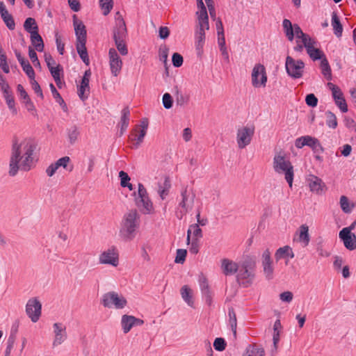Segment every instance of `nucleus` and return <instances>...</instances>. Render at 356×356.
Segmentation results:
<instances>
[{
  "label": "nucleus",
  "mask_w": 356,
  "mask_h": 356,
  "mask_svg": "<svg viewBox=\"0 0 356 356\" xmlns=\"http://www.w3.org/2000/svg\"><path fill=\"white\" fill-rule=\"evenodd\" d=\"M36 145L31 139H25L19 142L17 138L13 140L12 152L10 159L9 175L15 176L19 168L29 171L34 163L33 152Z\"/></svg>",
  "instance_id": "1"
},
{
  "label": "nucleus",
  "mask_w": 356,
  "mask_h": 356,
  "mask_svg": "<svg viewBox=\"0 0 356 356\" xmlns=\"http://www.w3.org/2000/svg\"><path fill=\"white\" fill-rule=\"evenodd\" d=\"M140 226V215L136 209L126 213L122 220L120 236L124 241H132L136 236Z\"/></svg>",
  "instance_id": "2"
},
{
  "label": "nucleus",
  "mask_w": 356,
  "mask_h": 356,
  "mask_svg": "<svg viewBox=\"0 0 356 356\" xmlns=\"http://www.w3.org/2000/svg\"><path fill=\"white\" fill-rule=\"evenodd\" d=\"M273 168L276 172L284 174L285 179L290 187H292L294 172L291 163L285 159L284 156L276 155L273 159Z\"/></svg>",
  "instance_id": "3"
},
{
  "label": "nucleus",
  "mask_w": 356,
  "mask_h": 356,
  "mask_svg": "<svg viewBox=\"0 0 356 356\" xmlns=\"http://www.w3.org/2000/svg\"><path fill=\"white\" fill-rule=\"evenodd\" d=\"M195 195L188 190V187H184L181 191V200L178 204L177 210L176 211L175 215L179 220L182 219L183 217L192 209Z\"/></svg>",
  "instance_id": "4"
},
{
  "label": "nucleus",
  "mask_w": 356,
  "mask_h": 356,
  "mask_svg": "<svg viewBox=\"0 0 356 356\" xmlns=\"http://www.w3.org/2000/svg\"><path fill=\"white\" fill-rule=\"evenodd\" d=\"M102 304L104 307H115L117 309H123L127 304L126 298L115 291H110L102 296Z\"/></svg>",
  "instance_id": "5"
},
{
  "label": "nucleus",
  "mask_w": 356,
  "mask_h": 356,
  "mask_svg": "<svg viewBox=\"0 0 356 356\" xmlns=\"http://www.w3.org/2000/svg\"><path fill=\"white\" fill-rule=\"evenodd\" d=\"M136 203L138 207H143L142 211L144 213H151L154 210L153 204L147 190L141 183L138 185V197H136Z\"/></svg>",
  "instance_id": "6"
},
{
  "label": "nucleus",
  "mask_w": 356,
  "mask_h": 356,
  "mask_svg": "<svg viewBox=\"0 0 356 356\" xmlns=\"http://www.w3.org/2000/svg\"><path fill=\"white\" fill-rule=\"evenodd\" d=\"M285 67L288 75L293 79L302 76L305 63L302 60H295L290 56L286 58Z\"/></svg>",
  "instance_id": "7"
},
{
  "label": "nucleus",
  "mask_w": 356,
  "mask_h": 356,
  "mask_svg": "<svg viewBox=\"0 0 356 356\" xmlns=\"http://www.w3.org/2000/svg\"><path fill=\"white\" fill-rule=\"evenodd\" d=\"M254 134V125H247L238 129L236 142L239 149H244L249 145Z\"/></svg>",
  "instance_id": "8"
},
{
  "label": "nucleus",
  "mask_w": 356,
  "mask_h": 356,
  "mask_svg": "<svg viewBox=\"0 0 356 356\" xmlns=\"http://www.w3.org/2000/svg\"><path fill=\"white\" fill-rule=\"evenodd\" d=\"M99 262L102 264H108L114 267L119 264V253L115 246L103 251L99 257Z\"/></svg>",
  "instance_id": "9"
},
{
  "label": "nucleus",
  "mask_w": 356,
  "mask_h": 356,
  "mask_svg": "<svg viewBox=\"0 0 356 356\" xmlns=\"http://www.w3.org/2000/svg\"><path fill=\"white\" fill-rule=\"evenodd\" d=\"M267 82V75L265 67L260 64H256L252 72V84L254 87H265Z\"/></svg>",
  "instance_id": "10"
},
{
  "label": "nucleus",
  "mask_w": 356,
  "mask_h": 356,
  "mask_svg": "<svg viewBox=\"0 0 356 356\" xmlns=\"http://www.w3.org/2000/svg\"><path fill=\"white\" fill-rule=\"evenodd\" d=\"M42 305L36 298H31L26 305V313L31 321L36 323L41 316Z\"/></svg>",
  "instance_id": "11"
},
{
  "label": "nucleus",
  "mask_w": 356,
  "mask_h": 356,
  "mask_svg": "<svg viewBox=\"0 0 356 356\" xmlns=\"http://www.w3.org/2000/svg\"><path fill=\"white\" fill-rule=\"evenodd\" d=\"M91 76L90 70L85 71L84 74L81 79L80 84L77 86V94L79 97L83 101L88 99L90 95V79Z\"/></svg>",
  "instance_id": "12"
},
{
  "label": "nucleus",
  "mask_w": 356,
  "mask_h": 356,
  "mask_svg": "<svg viewBox=\"0 0 356 356\" xmlns=\"http://www.w3.org/2000/svg\"><path fill=\"white\" fill-rule=\"evenodd\" d=\"M261 260L266 278L268 280H272L273 278L274 266L269 249H266L263 252Z\"/></svg>",
  "instance_id": "13"
},
{
  "label": "nucleus",
  "mask_w": 356,
  "mask_h": 356,
  "mask_svg": "<svg viewBox=\"0 0 356 356\" xmlns=\"http://www.w3.org/2000/svg\"><path fill=\"white\" fill-rule=\"evenodd\" d=\"M327 86L332 91L336 105L340 108L341 112L346 113L348 111V106L341 90L330 82L327 83Z\"/></svg>",
  "instance_id": "14"
},
{
  "label": "nucleus",
  "mask_w": 356,
  "mask_h": 356,
  "mask_svg": "<svg viewBox=\"0 0 356 356\" xmlns=\"http://www.w3.org/2000/svg\"><path fill=\"white\" fill-rule=\"evenodd\" d=\"M109 56V65L111 68V74L114 76H117L122 67V61L120 58L117 51L114 48H111L108 51Z\"/></svg>",
  "instance_id": "15"
},
{
  "label": "nucleus",
  "mask_w": 356,
  "mask_h": 356,
  "mask_svg": "<svg viewBox=\"0 0 356 356\" xmlns=\"http://www.w3.org/2000/svg\"><path fill=\"white\" fill-rule=\"evenodd\" d=\"M339 237L347 250L350 251L356 250L355 234L350 232L348 229H342L339 233Z\"/></svg>",
  "instance_id": "16"
},
{
  "label": "nucleus",
  "mask_w": 356,
  "mask_h": 356,
  "mask_svg": "<svg viewBox=\"0 0 356 356\" xmlns=\"http://www.w3.org/2000/svg\"><path fill=\"white\" fill-rule=\"evenodd\" d=\"M199 282L202 298H204L206 304L208 306H211L212 305L213 294L210 289L207 279L204 276H202L200 277Z\"/></svg>",
  "instance_id": "17"
},
{
  "label": "nucleus",
  "mask_w": 356,
  "mask_h": 356,
  "mask_svg": "<svg viewBox=\"0 0 356 356\" xmlns=\"http://www.w3.org/2000/svg\"><path fill=\"white\" fill-rule=\"evenodd\" d=\"M311 191L318 194L321 193L325 188V184L323 180L314 175H308L307 178Z\"/></svg>",
  "instance_id": "18"
},
{
  "label": "nucleus",
  "mask_w": 356,
  "mask_h": 356,
  "mask_svg": "<svg viewBox=\"0 0 356 356\" xmlns=\"http://www.w3.org/2000/svg\"><path fill=\"white\" fill-rule=\"evenodd\" d=\"M316 41L313 39L307 44H305V48L307 50V53L313 60H322L325 57L324 53L319 49L316 48Z\"/></svg>",
  "instance_id": "19"
},
{
  "label": "nucleus",
  "mask_w": 356,
  "mask_h": 356,
  "mask_svg": "<svg viewBox=\"0 0 356 356\" xmlns=\"http://www.w3.org/2000/svg\"><path fill=\"white\" fill-rule=\"evenodd\" d=\"M73 24L76 42L86 41L87 32L86 26L81 20L77 19L75 15L73 16Z\"/></svg>",
  "instance_id": "20"
},
{
  "label": "nucleus",
  "mask_w": 356,
  "mask_h": 356,
  "mask_svg": "<svg viewBox=\"0 0 356 356\" xmlns=\"http://www.w3.org/2000/svg\"><path fill=\"white\" fill-rule=\"evenodd\" d=\"M55 339L53 342L54 346H57L61 344L67 338L65 332V327L60 323H55L54 324Z\"/></svg>",
  "instance_id": "21"
},
{
  "label": "nucleus",
  "mask_w": 356,
  "mask_h": 356,
  "mask_svg": "<svg viewBox=\"0 0 356 356\" xmlns=\"http://www.w3.org/2000/svg\"><path fill=\"white\" fill-rule=\"evenodd\" d=\"M15 53L17 60L20 63L24 72L26 74L30 79H33L35 78V74L33 67L31 65L29 62L22 56L19 51H15Z\"/></svg>",
  "instance_id": "22"
},
{
  "label": "nucleus",
  "mask_w": 356,
  "mask_h": 356,
  "mask_svg": "<svg viewBox=\"0 0 356 356\" xmlns=\"http://www.w3.org/2000/svg\"><path fill=\"white\" fill-rule=\"evenodd\" d=\"M221 268L225 275H232L238 272L239 265L228 259H223L221 261Z\"/></svg>",
  "instance_id": "23"
},
{
  "label": "nucleus",
  "mask_w": 356,
  "mask_h": 356,
  "mask_svg": "<svg viewBox=\"0 0 356 356\" xmlns=\"http://www.w3.org/2000/svg\"><path fill=\"white\" fill-rule=\"evenodd\" d=\"M0 14L6 26L10 30H14L15 28L14 19L12 15L8 13L3 1L0 2Z\"/></svg>",
  "instance_id": "24"
},
{
  "label": "nucleus",
  "mask_w": 356,
  "mask_h": 356,
  "mask_svg": "<svg viewBox=\"0 0 356 356\" xmlns=\"http://www.w3.org/2000/svg\"><path fill=\"white\" fill-rule=\"evenodd\" d=\"M138 127L136 126L135 129H134L129 136V140L132 143V145L134 148L137 149L140 145L143 143V138L146 135L145 130H140L139 134H137L138 131Z\"/></svg>",
  "instance_id": "25"
},
{
  "label": "nucleus",
  "mask_w": 356,
  "mask_h": 356,
  "mask_svg": "<svg viewBox=\"0 0 356 356\" xmlns=\"http://www.w3.org/2000/svg\"><path fill=\"white\" fill-rule=\"evenodd\" d=\"M127 35V30L125 22H120L115 24L113 29V38L114 40H125Z\"/></svg>",
  "instance_id": "26"
},
{
  "label": "nucleus",
  "mask_w": 356,
  "mask_h": 356,
  "mask_svg": "<svg viewBox=\"0 0 356 356\" xmlns=\"http://www.w3.org/2000/svg\"><path fill=\"white\" fill-rule=\"evenodd\" d=\"M86 41L76 42V49L82 61L86 65H90V59L86 47Z\"/></svg>",
  "instance_id": "27"
},
{
  "label": "nucleus",
  "mask_w": 356,
  "mask_h": 356,
  "mask_svg": "<svg viewBox=\"0 0 356 356\" xmlns=\"http://www.w3.org/2000/svg\"><path fill=\"white\" fill-rule=\"evenodd\" d=\"M205 42V33L201 31H197L195 33V49L198 57L203 54V47Z\"/></svg>",
  "instance_id": "28"
},
{
  "label": "nucleus",
  "mask_w": 356,
  "mask_h": 356,
  "mask_svg": "<svg viewBox=\"0 0 356 356\" xmlns=\"http://www.w3.org/2000/svg\"><path fill=\"white\" fill-rule=\"evenodd\" d=\"M264 349L255 343L250 344L246 348L245 353L243 356H265Z\"/></svg>",
  "instance_id": "29"
},
{
  "label": "nucleus",
  "mask_w": 356,
  "mask_h": 356,
  "mask_svg": "<svg viewBox=\"0 0 356 356\" xmlns=\"http://www.w3.org/2000/svg\"><path fill=\"white\" fill-rule=\"evenodd\" d=\"M331 24L333 28L334 35L339 38L342 35L343 26L339 20V17L337 12H332Z\"/></svg>",
  "instance_id": "30"
},
{
  "label": "nucleus",
  "mask_w": 356,
  "mask_h": 356,
  "mask_svg": "<svg viewBox=\"0 0 356 356\" xmlns=\"http://www.w3.org/2000/svg\"><path fill=\"white\" fill-rule=\"evenodd\" d=\"M31 41L32 44L35 48V50H37L39 52L43 51L44 42L42 37L38 33V31H36V30H35L31 33Z\"/></svg>",
  "instance_id": "31"
},
{
  "label": "nucleus",
  "mask_w": 356,
  "mask_h": 356,
  "mask_svg": "<svg viewBox=\"0 0 356 356\" xmlns=\"http://www.w3.org/2000/svg\"><path fill=\"white\" fill-rule=\"evenodd\" d=\"M298 241L302 244L303 247L309 245L310 236L309 234V227L306 225H302L299 228Z\"/></svg>",
  "instance_id": "32"
},
{
  "label": "nucleus",
  "mask_w": 356,
  "mask_h": 356,
  "mask_svg": "<svg viewBox=\"0 0 356 356\" xmlns=\"http://www.w3.org/2000/svg\"><path fill=\"white\" fill-rule=\"evenodd\" d=\"M193 232V238H197L199 240L200 238H202V230L199 227L198 224H193L190 225L188 231H187V238H186V243L187 244H190L191 241V234Z\"/></svg>",
  "instance_id": "33"
},
{
  "label": "nucleus",
  "mask_w": 356,
  "mask_h": 356,
  "mask_svg": "<svg viewBox=\"0 0 356 356\" xmlns=\"http://www.w3.org/2000/svg\"><path fill=\"white\" fill-rule=\"evenodd\" d=\"M181 296L187 305L191 307L194 306L192 290L187 286L184 285L180 290Z\"/></svg>",
  "instance_id": "34"
},
{
  "label": "nucleus",
  "mask_w": 356,
  "mask_h": 356,
  "mask_svg": "<svg viewBox=\"0 0 356 356\" xmlns=\"http://www.w3.org/2000/svg\"><path fill=\"white\" fill-rule=\"evenodd\" d=\"M171 183L170 178L168 177H165L163 185L159 184L158 193L162 200L165 199L168 195Z\"/></svg>",
  "instance_id": "35"
},
{
  "label": "nucleus",
  "mask_w": 356,
  "mask_h": 356,
  "mask_svg": "<svg viewBox=\"0 0 356 356\" xmlns=\"http://www.w3.org/2000/svg\"><path fill=\"white\" fill-rule=\"evenodd\" d=\"M133 316L124 314L122 316L121 325L124 333H128L134 326Z\"/></svg>",
  "instance_id": "36"
},
{
  "label": "nucleus",
  "mask_w": 356,
  "mask_h": 356,
  "mask_svg": "<svg viewBox=\"0 0 356 356\" xmlns=\"http://www.w3.org/2000/svg\"><path fill=\"white\" fill-rule=\"evenodd\" d=\"M320 67L321 70V73L324 76V77L330 81L332 79V70L326 57H324L321 60Z\"/></svg>",
  "instance_id": "37"
},
{
  "label": "nucleus",
  "mask_w": 356,
  "mask_h": 356,
  "mask_svg": "<svg viewBox=\"0 0 356 356\" xmlns=\"http://www.w3.org/2000/svg\"><path fill=\"white\" fill-rule=\"evenodd\" d=\"M282 26L286 38L289 41H292L294 38V24L293 25L289 19H284Z\"/></svg>",
  "instance_id": "38"
},
{
  "label": "nucleus",
  "mask_w": 356,
  "mask_h": 356,
  "mask_svg": "<svg viewBox=\"0 0 356 356\" xmlns=\"http://www.w3.org/2000/svg\"><path fill=\"white\" fill-rule=\"evenodd\" d=\"M228 316H229V323L231 327V330L233 332L234 339L236 338V327H237V320L236 313L233 307H229L228 309Z\"/></svg>",
  "instance_id": "39"
},
{
  "label": "nucleus",
  "mask_w": 356,
  "mask_h": 356,
  "mask_svg": "<svg viewBox=\"0 0 356 356\" xmlns=\"http://www.w3.org/2000/svg\"><path fill=\"white\" fill-rule=\"evenodd\" d=\"M293 33L294 36L296 35L297 38L301 39L302 42L304 44V45L309 42V41H311L312 40H313L309 35L303 33L301 28L297 24H294Z\"/></svg>",
  "instance_id": "40"
},
{
  "label": "nucleus",
  "mask_w": 356,
  "mask_h": 356,
  "mask_svg": "<svg viewBox=\"0 0 356 356\" xmlns=\"http://www.w3.org/2000/svg\"><path fill=\"white\" fill-rule=\"evenodd\" d=\"M236 277L238 280H249L251 281L254 277V271L239 267Z\"/></svg>",
  "instance_id": "41"
},
{
  "label": "nucleus",
  "mask_w": 356,
  "mask_h": 356,
  "mask_svg": "<svg viewBox=\"0 0 356 356\" xmlns=\"http://www.w3.org/2000/svg\"><path fill=\"white\" fill-rule=\"evenodd\" d=\"M308 147L312 149L313 153H323L324 152V148L323 147L320 141L318 139L314 137H312Z\"/></svg>",
  "instance_id": "42"
},
{
  "label": "nucleus",
  "mask_w": 356,
  "mask_h": 356,
  "mask_svg": "<svg viewBox=\"0 0 356 356\" xmlns=\"http://www.w3.org/2000/svg\"><path fill=\"white\" fill-rule=\"evenodd\" d=\"M24 29L31 34V32L36 30L38 31V26L36 24L35 19L32 17H28L24 23Z\"/></svg>",
  "instance_id": "43"
},
{
  "label": "nucleus",
  "mask_w": 356,
  "mask_h": 356,
  "mask_svg": "<svg viewBox=\"0 0 356 356\" xmlns=\"http://www.w3.org/2000/svg\"><path fill=\"white\" fill-rule=\"evenodd\" d=\"M3 97L6 99V104L8 106V108L12 111L13 113L16 114L17 113V109L15 106V99L13 95L12 91L6 92V93L3 94Z\"/></svg>",
  "instance_id": "44"
},
{
  "label": "nucleus",
  "mask_w": 356,
  "mask_h": 356,
  "mask_svg": "<svg viewBox=\"0 0 356 356\" xmlns=\"http://www.w3.org/2000/svg\"><path fill=\"white\" fill-rule=\"evenodd\" d=\"M239 267L254 271L256 261L254 259L248 257L241 263Z\"/></svg>",
  "instance_id": "45"
},
{
  "label": "nucleus",
  "mask_w": 356,
  "mask_h": 356,
  "mask_svg": "<svg viewBox=\"0 0 356 356\" xmlns=\"http://www.w3.org/2000/svg\"><path fill=\"white\" fill-rule=\"evenodd\" d=\"M99 6L103 10V15L106 16L113 7V0H99Z\"/></svg>",
  "instance_id": "46"
},
{
  "label": "nucleus",
  "mask_w": 356,
  "mask_h": 356,
  "mask_svg": "<svg viewBox=\"0 0 356 356\" xmlns=\"http://www.w3.org/2000/svg\"><path fill=\"white\" fill-rule=\"evenodd\" d=\"M326 124L332 129H335L337 127V119L336 115L331 111H327L325 112Z\"/></svg>",
  "instance_id": "47"
},
{
  "label": "nucleus",
  "mask_w": 356,
  "mask_h": 356,
  "mask_svg": "<svg viewBox=\"0 0 356 356\" xmlns=\"http://www.w3.org/2000/svg\"><path fill=\"white\" fill-rule=\"evenodd\" d=\"M312 137L311 136H304L296 138L295 140L296 147L298 149H301L304 146H308Z\"/></svg>",
  "instance_id": "48"
},
{
  "label": "nucleus",
  "mask_w": 356,
  "mask_h": 356,
  "mask_svg": "<svg viewBox=\"0 0 356 356\" xmlns=\"http://www.w3.org/2000/svg\"><path fill=\"white\" fill-rule=\"evenodd\" d=\"M340 206L342 211L346 213H349L351 212L352 207L350 206V203L348 199L346 196L342 195L340 197Z\"/></svg>",
  "instance_id": "49"
},
{
  "label": "nucleus",
  "mask_w": 356,
  "mask_h": 356,
  "mask_svg": "<svg viewBox=\"0 0 356 356\" xmlns=\"http://www.w3.org/2000/svg\"><path fill=\"white\" fill-rule=\"evenodd\" d=\"M115 46L120 54L122 56H126L128 54L127 46L125 43V40H114Z\"/></svg>",
  "instance_id": "50"
},
{
  "label": "nucleus",
  "mask_w": 356,
  "mask_h": 356,
  "mask_svg": "<svg viewBox=\"0 0 356 356\" xmlns=\"http://www.w3.org/2000/svg\"><path fill=\"white\" fill-rule=\"evenodd\" d=\"M289 250V246L285 245L284 247L280 248L277 250L275 254V258L277 261H279L282 259L286 258V254Z\"/></svg>",
  "instance_id": "51"
},
{
  "label": "nucleus",
  "mask_w": 356,
  "mask_h": 356,
  "mask_svg": "<svg viewBox=\"0 0 356 356\" xmlns=\"http://www.w3.org/2000/svg\"><path fill=\"white\" fill-rule=\"evenodd\" d=\"M227 343L223 338L218 337L214 340L213 347L216 350L223 351L225 350Z\"/></svg>",
  "instance_id": "52"
},
{
  "label": "nucleus",
  "mask_w": 356,
  "mask_h": 356,
  "mask_svg": "<svg viewBox=\"0 0 356 356\" xmlns=\"http://www.w3.org/2000/svg\"><path fill=\"white\" fill-rule=\"evenodd\" d=\"M16 337L14 334H11L6 342V348L5 350V353L6 354V356H10L11 350L14 346L15 342Z\"/></svg>",
  "instance_id": "53"
},
{
  "label": "nucleus",
  "mask_w": 356,
  "mask_h": 356,
  "mask_svg": "<svg viewBox=\"0 0 356 356\" xmlns=\"http://www.w3.org/2000/svg\"><path fill=\"white\" fill-rule=\"evenodd\" d=\"M79 132L76 126H73L68 130V138L71 144L75 143L77 140Z\"/></svg>",
  "instance_id": "54"
},
{
  "label": "nucleus",
  "mask_w": 356,
  "mask_h": 356,
  "mask_svg": "<svg viewBox=\"0 0 356 356\" xmlns=\"http://www.w3.org/2000/svg\"><path fill=\"white\" fill-rule=\"evenodd\" d=\"M187 251L185 249H178L175 262L177 264H183L186 260Z\"/></svg>",
  "instance_id": "55"
},
{
  "label": "nucleus",
  "mask_w": 356,
  "mask_h": 356,
  "mask_svg": "<svg viewBox=\"0 0 356 356\" xmlns=\"http://www.w3.org/2000/svg\"><path fill=\"white\" fill-rule=\"evenodd\" d=\"M172 65L175 67H179L182 65L184 59L181 54L179 53H174L172 56Z\"/></svg>",
  "instance_id": "56"
},
{
  "label": "nucleus",
  "mask_w": 356,
  "mask_h": 356,
  "mask_svg": "<svg viewBox=\"0 0 356 356\" xmlns=\"http://www.w3.org/2000/svg\"><path fill=\"white\" fill-rule=\"evenodd\" d=\"M50 88H51V91L52 92V95H53V97L54 98L56 99V101L60 105L62 106L63 104H64V100L62 98L61 95H60V93L58 92V90H56V88H55V86H54L53 83H51L50 84Z\"/></svg>",
  "instance_id": "57"
},
{
  "label": "nucleus",
  "mask_w": 356,
  "mask_h": 356,
  "mask_svg": "<svg viewBox=\"0 0 356 356\" xmlns=\"http://www.w3.org/2000/svg\"><path fill=\"white\" fill-rule=\"evenodd\" d=\"M173 100L172 96L166 92L163 96V104L165 108L170 109L172 106Z\"/></svg>",
  "instance_id": "58"
},
{
  "label": "nucleus",
  "mask_w": 356,
  "mask_h": 356,
  "mask_svg": "<svg viewBox=\"0 0 356 356\" xmlns=\"http://www.w3.org/2000/svg\"><path fill=\"white\" fill-rule=\"evenodd\" d=\"M0 67L4 73H9L10 68L7 63V56L6 54L0 56Z\"/></svg>",
  "instance_id": "59"
},
{
  "label": "nucleus",
  "mask_w": 356,
  "mask_h": 356,
  "mask_svg": "<svg viewBox=\"0 0 356 356\" xmlns=\"http://www.w3.org/2000/svg\"><path fill=\"white\" fill-rule=\"evenodd\" d=\"M306 104L311 107H315L318 104L317 97L312 93L309 94L305 97Z\"/></svg>",
  "instance_id": "60"
},
{
  "label": "nucleus",
  "mask_w": 356,
  "mask_h": 356,
  "mask_svg": "<svg viewBox=\"0 0 356 356\" xmlns=\"http://www.w3.org/2000/svg\"><path fill=\"white\" fill-rule=\"evenodd\" d=\"M0 88L2 91L3 94L6 93V92L12 91L9 84L6 81L5 77L0 74Z\"/></svg>",
  "instance_id": "61"
},
{
  "label": "nucleus",
  "mask_w": 356,
  "mask_h": 356,
  "mask_svg": "<svg viewBox=\"0 0 356 356\" xmlns=\"http://www.w3.org/2000/svg\"><path fill=\"white\" fill-rule=\"evenodd\" d=\"M200 241L197 238H192L189 251L191 254H197L199 252Z\"/></svg>",
  "instance_id": "62"
},
{
  "label": "nucleus",
  "mask_w": 356,
  "mask_h": 356,
  "mask_svg": "<svg viewBox=\"0 0 356 356\" xmlns=\"http://www.w3.org/2000/svg\"><path fill=\"white\" fill-rule=\"evenodd\" d=\"M31 83L33 90L34 92L41 98L43 99V93L42 91V89L39 85V83L35 80V78L33 79H31Z\"/></svg>",
  "instance_id": "63"
},
{
  "label": "nucleus",
  "mask_w": 356,
  "mask_h": 356,
  "mask_svg": "<svg viewBox=\"0 0 356 356\" xmlns=\"http://www.w3.org/2000/svg\"><path fill=\"white\" fill-rule=\"evenodd\" d=\"M63 67L60 65H57L56 67H50L49 71L51 72L53 78H57L58 79V76H61V73L63 72Z\"/></svg>",
  "instance_id": "64"
}]
</instances>
